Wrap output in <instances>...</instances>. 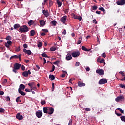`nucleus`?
<instances>
[{
	"label": "nucleus",
	"instance_id": "16",
	"mask_svg": "<svg viewBox=\"0 0 125 125\" xmlns=\"http://www.w3.org/2000/svg\"><path fill=\"white\" fill-rule=\"evenodd\" d=\"M81 49L83 50V51H90V50H91V49H87L86 47H85V46H82L81 47Z\"/></svg>",
	"mask_w": 125,
	"mask_h": 125
},
{
	"label": "nucleus",
	"instance_id": "10",
	"mask_svg": "<svg viewBox=\"0 0 125 125\" xmlns=\"http://www.w3.org/2000/svg\"><path fill=\"white\" fill-rule=\"evenodd\" d=\"M71 55L73 56V57H78V56H80V52H74L71 53Z\"/></svg>",
	"mask_w": 125,
	"mask_h": 125
},
{
	"label": "nucleus",
	"instance_id": "23",
	"mask_svg": "<svg viewBox=\"0 0 125 125\" xmlns=\"http://www.w3.org/2000/svg\"><path fill=\"white\" fill-rule=\"evenodd\" d=\"M79 40L77 42V44H81L82 43V41L83 40V38H82V36H80L79 38Z\"/></svg>",
	"mask_w": 125,
	"mask_h": 125
},
{
	"label": "nucleus",
	"instance_id": "45",
	"mask_svg": "<svg viewBox=\"0 0 125 125\" xmlns=\"http://www.w3.org/2000/svg\"><path fill=\"white\" fill-rule=\"evenodd\" d=\"M119 74H121L122 75V77H125V73L123 71L119 72Z\"/></svg>",
	"mask_w": 125,
	"mask_h": 125
},
{
	"label": "nucleus",
	"instance_id": "2",
	"mask_svg": "<svg viewBox=\"0 0 125 125\" xmlns=\"http://www.w3.org/2000/svg\"><path fill=\"white\" fill-rule=\"evenodd\" d=\"M21 65L18 63H16L15 64H14V67L13 68V72L16 74L17 73V70H19L20 68L21 67Z\"/></svg>",
	"mask_w": 125,
	"mask_h": 125
},
{
	"label": "nucleus",
	"instance_id": "21",
	"mask_svg": "<svg viewBox=\"0 0 125 125\" xmlns=\"http://www.w3.org/2000/svg\"><path fill=\"white\" fill-rule=\"evenodd\" d=\"M40 24L41 26H42V27H43V26H44V25H45V21H44V20H40Z\"/></svg>",
	"mask_w": 125,
	"mask_h": 125
},
{
	"label": "nucleus",
	"instance_id": "30",
	"mask_svg": "<svg viewBox=\"0 0 125 125\" xmlns=\"http://www.w3.org/2000/svg\"><path fill=\"white\" fill-rule=\"evenodd\" d=\"M45 103H46V102H45V100H41V105H42V106H43V105H44Z\"/></svg>",
	"mask_w": 125,
	"mask_h": 125
},
{
	"label": "nucleus",
	"instance_id": "49",
	"mask_svg": "<svg viewBox=\"0 0 125 125\" xmlns=\"http://www.w3.org/2000/svg\"><path fill=\"white\" fill-rule=\"evenodd\" d=\"M102 56L104 58H106V53H103L102 54Z\"/></svg>",
	"mask_w": 125,
	"mask_h": 125
},
{
	"label": "nucleus",
	"instance_id": "14",
	"mask_svg": "<svg viewBox=\"0 0 125 125\" xmlns=\"http://www.w3.org/2000/svg\"><path fill=\"white\" fill-rule=\"evenodd\" d=\"M16 119L18 120H23V115H20V113H18L16 116Z\"/></svg>",
	"mask_w": 125,
	"mask_h": 125
},
{
	"label": "nucleus",
	"instance_id": "29",
	"mask_svg": "<svg viewBox=\"0 0 125 125\" xmlns=\"http://www.w3.org/2000/svg\"><path fill=\"white\" fill-rule=\"evenodd\" d=\"M52 24L54 26V27H55L56 26V24H57V21L55 20H53L51 21Z\"/></svg>",
	"mask_w": 125,
	"mask_h": 125
},
{
	"label": "nucleus",
	"instance_id": "57",
	"mask_svg": "<svg viewBox=\"0 0 125 125\" xmlns=\"http://www.w3.org/2000/svg\"><path fill=\"white\" fill-rule=\"evenodd\" d=\"M6 101H10V97H9V96L6 98Z\"/></svg>",
	"mask_w": 125,
	"mask_h": 125
},
{
	"label": "nucleus",
	"instance_id": "12",
	"mask_svg": "<svg viewBox=\"0 0 125 125\" xmlns=\"http://www.w3.org/2000/svg\"><path fill=\"white\" fill-rule=\"evenodd\" d=\"M78 85L79 87H82L85 86V83H83L82 82L79 81L78 82Z\"/></svg>",
	"mask_w": 125,
	"mask_h": 125
},
{
	"label": "nucleus",
	"instance_id": "56",
	"mask_svg": "<svg viewBox=\"0 0 125 125\" xmlns=\"http://www.w3.org/2000/svg\"><path fill=\"white\" fill-rule=\"evenodd\" d=\"M120 87H121V88H124V89H125V86L123 85L122 84H121L120 85Z\"/></svg>",
	"mask_w": 125,
	"mask_h": 125
},
{
	"label": "nucleus",
	"instance_id": "35",
	"mask_svg": "<svg viewBox=\"0 0 125 125\" xmlns=\"http://www.w3.org/2000/svg\"><path fill=\"white\" fill-rule=\"evenodd\" d=\"M41 55L42 57L48 58V56L45 53H43Z\"/></svg>",
	"mask_w": 125,
	"mask_h": 125
},
{
	"label": "nucleus",
	"instance_id": "63",
	"mask_svg": "<svg viewBox=\"0 0 125 125\" xmlns=\"http://www.w3.org/2000/svg\"><path fill=\"white\" fill-rule=\"evenodd\" d=\"M68 125H72V119L69 120Z\"/></svg>",
	"mask_w": 125,
	"mask_h": 125
},
{
	"label": "nucleus",
	"instance_id": "54",
	"mask_svg": "<svg viewBox=\"0 0 125 125\" xmlns=\"http://www.w3.org/2000/svg\"><path fill=\"white\" fill-rule=\"evenodd\" d=\"M62 35H66L67 32H66V29H64V31L62 32Z\"/></svg>",
	"mask_w": 125,
	"mask_h": 125
},
{
	"label": "nucleus",
	"instance_id": "32",
	"mask_svg": "<svg viewBox=\"0 0 125 125\" xmlns=\"http://www.w3.org/2000/svg\"><path fill=\"white\" fill-rule=\"evenodd\" d=\"M34 84H35V82H31V83H28V85L30 87L34 86Z\"/></svg>",
	"mask_w": 125,
	"mask_h": 125
},
{
	"label": "nucleus",
	"instance_id": "42",
	"mask_svg": "<svg viewBox=\"0 0 125 125\" xmlns=\"http://www.w3.org/2000/svg\"><path fill=\"white\" fill-rule=\"evenodd\" d=\"M5 112V110L3 108H0V113H4Z\"/></svg>",
	"mask_w": 125,
	"mask_h": 125
},
{
	"label": "nucleus",
	"instance_id": "22",
	"mask_svg": "<svg viewBox=\"0 0 125 125\" xmlns=\"http://www.w3.org/2000/svg\"><path fill=\"white\" fill-rule=\"evenodd\" d=\"M36 35V31H35L34 30H31L30 31V37H33V36H35Z\"/></svg>",
	"mask_w": 125,
	"mask_h": 125
},
{
	"label": "nucleus",
	"instance_id": "43",
	"mask_svg": "<svg viewBox=\"0 0 125 125\" xmlns=\"http://www.w3.org/2000/svg\"><path fill=\"white\" fill-rule=\"evenodd\" d=\"M55 70V66H54V65H53L52 69L51 71H50V72H54Z\"/></svg>",
	"mask_w": 125,
	"mask_h": 125
},
{
	"label": "nucleus",
	"instance_id": "62",
	"mask_svg": "<svg viewBox=\"0 0 125 125\" xmlns=\"http://www.w3.org/2000/svg\"><path fill=\"white\" fill-rule=\"evenodd\" d=\"M46 34L44 32H41V36H45Z\"/></svg>",
	"mask_w": 125,
	"mask_h": 125
},
{
	"label": "nucleus",
	"instance_id": "46",
	"mask_svg": "<svg viewBox=\"0 0 125 125\" xmlns=\"http://www.w3.org/2000/svg\"><path fill=\"white\" fill-rule=\"evenodd\" d=\"M81 65V63H80L79 62H76L75 63V67H79Z\"/></svg>",
	"mask_w": 125,
	"mask_h": 125
},
{
	"label": "nucleus",
	"instance_id": "53",
	"mask_svg": "<svg viewBox=\"0 0 125 125\" xmlns=\"http://www.w3.org/2000/svg\"><path fill=\"white\" fill-rule=\"evenodd\" d=\"M91 109L90 108H85V110H86V112H89V111H91Z\"/></svg>",
	"mask_w": 125,
	"mask_h": 125
},
{
	"label": "nucleus",
	"instance_id": "3",
	"mask_svg": "<svg viewBox=\"0 0 125 125\" xmlns=\"http://www.w3.org/2000/svg\"><path fill=\"white\" fill-rule=\"evenodd\" d=\"M108 83V80L106 78H103L101 79L99 81V84H105V83Z\"/></svg>",
	"mask_w": 125,
	"mask_h": 125
},
{
	"label": "nucleus",
	"instance_id": "39",
	"mask_svg": "<svg viewBox=\"0 0 125 125\" xmlns=\"http://www.w3.org/2000/svg\"><path fill=\"white\" fill-rule=\"evenodd\" d=\"M98 62H99V63H104V59H103V58L101 59L100 61H99V60L98 59Z\"/></svg>",
	"mask_w": 125,
	"mask_h": 125
},
{
	"label": "nucleus",
	"instance_id": "9",
	"mask_svg": "<svg viewBox=\"0 0 125 125\" xmlns=\"http://www.w3.org/2000/svg\"><path fill=\"white\" fill-rule=\"evenodd\" d=\"M29 75H31L30 70L25 71L22 73V76H23V77H28Z\"/></svg>",
	"mask_w": 125,
	"mask_h": 125
},
{
	"label": "nucleus",
	"instance_id": "51",
	"mask_svg": "<svg viewBox=\"0 0 125 125\" xmlns=\"http://www.w3.org/2000/svg\"><path fill=\"white\" fill-rule=\"evenodd\" d=\"M16 51L18 52V51H20V47H18L16 48Z\"/></svg>",
	"mask_w": 125,
	"mask_h": 125
},
{
	"label": "nucleus",
	"instance_id": "55",
	"mask_svg": "<svg viewBox=\"0 0 125 125\" xmlns=\"http://www.w3.org/2000/svg\"><path fill=\"white\" fill-rule=\"evenodd\" d=\"M20 100V97H18L16 99V102H19V100Z\"/></svg>",
	"mask_w": 125,
	"mask_h": 125
},
{
	"label": "nucleus",
	"instance_id": "36",
	"mask_svg": "<svg viewBox=\"0 0 125 125\" xmlns=\"http://www.w3.org/2000/svg\"><path fill=\"white\" fill-rule=\"evenodd\" d=\"M60 63V61L59 60L56 61L55 62H53L54 65H58Z\"/></svg>",
	"mask_w": 125,
	"mask_h": 125
},
{
	"label": "nucleus",
	"instance_id": "25",
	"mask_svg": "<svg viewBox=\"0 0 125 125\" xmlns=\"http://www.w3.org/2000/svg\"><path fill=\"white\" fill-rule=\"evenodd\" d=\"M49 79H50L51 81H53V80L55 79V77L54 76V75L50 74L49 76Z\"/></svg>",
	"mask_w": 125,
	"mask_h": 125
},
{
	"label": "nucleus",
	"instance_id": "48",
	"mask_svg": "<svg viewBox=\"0 0 125 125\" xmlns=\"http://www.w3.org/2000/svg\"><path fill=\"white\" fill-rule=\"evenodd\" d=\"M27 39V36L26 35H24L23 36H22V40L23 41H26Z\"/></svg>",
	"mask_w": 125,
	"mask_h": 125
},
{
	"label": "nucleus",
	"instance_id": "11",
	"mask_svg": "<svg viewBox=\"0 0 125 125\" xmlns=\"http://www.w3.org/2000/svg\"><path fill=\"white\" fill-rule=\"evenodd\" d=\"M54 112V108L53 107H49L48 109V113L49 115H52V113Z\"/></svg>",
	"mask_w": 125,
	"mask_h": 125
},
{
	"label": "nucleus",
	"instance_id": "28",
	"mask_svg": "<svg viewBox=\"0 0 125 125\" xmlns=\"http://www.w3.org/2000/svg\"><path fill=\"white\" fill-rule=\"evenodd\" d=\"M57 4H58V7H61V5H62V2L58 0L57 1Z\"/></svg>",
	"mask_w": 125,
	"mask_h": 125
},
{
	"label": "nucleus",
	"instance_id": "50",
	"mask_svg": "<svg viewBox=\"0 0 125 125\" xmlns=\"http://www.w3.org/2000/svg\"><path fill=\"white\" fill-rule=\"evenodd\" d=\"M78 15H75V14H73V18H74V19H78Z\"/></svg>",
	"mask_w": 125,
	"mask_h": 125
},
{
	"label": "nucleus",
	"instance_id": "15",
	"mask_svg": "<svg viewBox=\"0 0 125 125\" xmlns=\"http://www.w3.org/2000/svg\"><path fill=\"white\" fill-rule=\"evenodd\" d=\"M42 12L44 15H45V17H48V16H49V13L47 11L45 10H43Z\"/></svg>",
	"mask_w": 125,
	"mask_h": 125
},
{
	"label": "nucleus",
	"instance_id": "60",
	"mask_svg": "<svg viewBox=\"0 0 125 125\" xmlns=\"http://www.w3.org/2000/svg\"><path fill=\"white\" fill-rule=\"evenodd\" d=\"M42 32H44L45 33H48V30L47 29H42Z\"/></svg>",
	"mask_w": 125,
	"mask_h": 125
},
{
	"label": "nucleus",
	"instance_id": "37",
	"mask_svg": "<svg viewBox=\"0 0 125 125\" xmlns=\"http://www.w3.org/2000/svg\"><path fill=\"white\" fill-rule=\"evenodd\" d=\"M50 50L51 51H55L56 50V47H55V46H53L50 48Z\"/></svg>",
	"mask_w": 125,
	"mask_h": 125
},
{
	"label": "nucleus",
	"instance_id": "6",
	"mask_svg": "<svg viewBox=\"0 0 125 125\" xmlns=\"http://www.w3.org/2000/svg\"><path fill=\"white\" fill-rule=\"evenodd\" d=\"M117 5H124L125 4V0H119L116 2Z\"/></svg>",
	"mask_w": 125,
	"mask_h": 125
},
{
	"label": "nucleus",
	"instance_id": "61",
	"mask_svg": "<svg viewBox=\"0 0 125 125\" xmlns=\"http://www.w3.org/2000/svg\"><path fill=\"white\" fill-rule=\"evenodd\" d=\"M77 19L78 20H79V21H82V17H81L80 16H78L77 18Z\"/></svg>",
	"mask_w": 125,
	"mask_h": 125
},
{
	"label": "nucleus",
	"instance_id": "41",
	"mask_svg": "<svg viewBox=\"0 0 125 125\" xmlns=\"http://www.w3.org/2000/svg\"><path fill=\"white\" fill-rule=\"evenodd\" d=\"M7 44H9L10 45H11L12 43V42L10 40H8V41L6 43Z\"/></svg>",
	"mask_w": 125,
	"mask_h": 125
},
{
	"label": "nucleus",
	"instance_id": "27",
	"mask_svg": "<svg viewBox=\"0 0 125 125\" xmlns=\"http://www.w3.org/2000/svg\"><path fill=\"white\" fill-rule=\"evenodd\" d=\"M43 110L44 114H47V113H48V109H47V107H43Z\"/></svg>",
	"mask_w": 125,
	"mask_h": 125
},
{
	"label": "nucleus",
	"instance_id": "33",
	"mask_svg": "<svg viewBox=\"0 0 125 125\" xmlns=\"http://www.w3.org/2000/svg\"><path fill=\"white\" fill-rule=\"evenodd\" d=\"M120 119L122 122H125V116H121Z\"/></svg>",
	"mask_w": 125,
	"mask_h": 125
},
{
	"label": "nucleus",
	"instance_id": "13",
	"mask_svg": "<svg viewBox=\"0 0 125 125\" xmlns=\"http://www.w3.org/2000/svg\"><path fill=\"white\" fill-rule=\"evenodd\" d=\"M23 52L26 54H28V55H31L32 54V52L30 50H27L26 49H23Z\"/></svg>",
	"mask_w": 125,
	"mask_h": 125
},
{
	"label": "nucleus",
	"instance_id": "59",
	"mask_svg": "<svg viewBox=\"0 0 125 125\" xmlns=\"http://www.w3.org/2000/svg\"><path fill=\"white\" fill-rule=\"evenodd\" d=\"M93 23L94 24H97V21H96V19H94L93 20Z\"/></svg>",
	"mask_w": 125,
	"mask_h": 125
},
{
	"label": "nucleus",
	"instance_id": "20",
	"mask_svg": "<svg viewBox=\"0 0 125 125\" xmlns=\"http://www.w3.org/2000/svg\"><path fill=\"white\" fill-rule=\"evenodd\" d=\"M66 60H71L72 59V55L71 54H67L66 56Z\"/></svg>",
	"mask_w": 125,
	"mask_h": 125
},
{
	"label": "nucleus",
	"instance_id": "44",
	"mask_svg": "<svg viewBox=\"0 0 125 125\" xmlns=\"http://www.w3.org/2000/svg\"><path fill=\"white\" fill-rule=\"evenodd\" d=\"M98 8L97 6H92V10H96Z\"/></svg>",
	"mask_w": 125,
	"mask_h": 125
},
{
	"label": "nucleus",
	"instance_id": "52",
	"mask_svg": "<svg viewBox=\"0 0 125 125\" xmlns=\"http://www.w3.org/2000/svg\"><path fill=\"white\" fill-rule=\"evenodd\" d=\"M117 110H118V111H120L121 114H123V109H121L120 108H118L117 109Z\"/></svg>",
	"mask_w": 125,
	"mask_h": 125
},
{
	"label": "nucleus",
	"instance_id": "7",
	"mask_svg": "<svg viewBox=\"0 0 125 125\" xmlns=\"http://www.w3.org/2000/svg\"><path fill=\"white\" fill-rule=\"evenodd\" d=\"M61 22H62L63 24H65L67 21V16H64L60 19Z\"/></svg>",
	"mask_w": 125,
	"mask_h": 125
},
{
	"label": "nucleus",
	"instance_id": "26",
	"mask_svg": "<svg viewBox=\"0 0 125 125\" xmlns=\"http://www.w3.org/2000/svg\"><path fill=\"white\" fill-rule=\"evenodd\" d=\"M20 25L19 24H15L14 25V29H15V30H16V29H18V28H20Z\"/></svg>",
	"mask_w": 125,
	"mask_h": 125
},
{
	"label": "nucleus",
	"instance_id": "5",
	"mask_svg": "<svg viewBox=\"0 0 125 125\" xmlns=\"http://www.w3.org/2000/svg\"><path fill=\"white\" fill-rule=\"evenodd\" d=\"M18 58L19 59L20 61H21V54L12 56L10 58V60H11V59H18Z\"/></svg>",
	"mask_w": 125,
	"mask_h": 125
},
{
	"label": "nucleus",
	"instance_id": "34",
	"mask_svg": "<svg viewBox=\"0 0 125 125\" xmlns=\"http://www.w3.org/2000/svg\"><path fill=\"white\" fill-rule=\"evenodd\" d=\"M42 46V42H39L38 44V47H41Z\"/></svg>",
	"mask_w": 125,
	"mask_h": 125
},
{
	"label": "nucleus",
	"instance_id": "24",
	"mask_svg": "<svg viewBox=\"0 0 125 125\" xmlns=\"http://www.w3.org/2000/svg\"><path fill=\"white\" fill-rule=\"evenodd\" d=\"M28 24L29 26H32V25H34V24H35V22H34L33 20H31L30 21H29V22H28Z\"/></svg>",
	"mask_w": 125,
	"mask_h": 125
},
{
	"label": "nucleus",
	"instance_id": "19",
	"mask_svg": "<svg viewBox=\"0 0 125 125\" xmlns=\"http://www.w3.org/2000/svg\"><path fill=\"white\" fill-rule=\"evenodd\" d=\"M26 88V86L23 84H20L19 86V89H20L21 90H24Z\"/></svg>",
	"mask_w": 125,
	"mask_h": 125
},
{
	"label": "nucleus",
	"instance_id": "17",
	"mask_svg": "<svg viewBox=\"0 0 125 125\" xmlns=\"http://www.w3.org/2000/svg\"><path fill=\"white\" fill-rule=\"evenodd\" d=\"M18 92L20 94H21V95H22L23 96H25V95H26V93L24 92L20 89H18Z\"/></svg>",
	"mask_w": 125,
	"mask_h": 125
},
{
	"label": "nucleus",
	"instance_id": "31",
	"mask_svg": "<svg viewBox=\"0 0 125 125\" xmlns=\"http://www.w3.org/2000/svg\"><path fill=\"white\" fill-rule=\"evenodd\" d=\"M52 5H53V1H52V0H49V7H51V6H52Z\"/></svg>",
	"mask_w": 125,
	"mask_h": 125
},
{
	"label": "nucleus",
	"instance_id": "4",
	"mask_svg": "<svg viewBox=\"0 0 125 125\" xmlns=\"http://www.w3.org/2000/svg\"><path fill=\"white\" fill-rule=\"evenodd\" d=\"M36 116L37 118H42V110H38L35 112Z\"/></svg>",
	"mask_w": 125,
	"mask_h": 125
},
{
	"label": "nucleus",
	"instance_id": "58",
	"mask_svg": "<svg viewBox=\"0 0 125 125\" xmlns=\"http://www.w3.org/2000/svg\"><path fill=\"white\" fill-rule=\"evenodd\" d=\"M10 45H9V44H7V43H5V46H6V47H7V48H9Z\"/></svg>",
	"mask_w": 125,
	"mask_h": 125
},
{
	"label": "nucleus",
	"instance_id": "18",
	"mask_svg": "<svg viewBox=\"0 0 125 125\" xmlns=\"http://www.w3.org/2000/svg\"><path fill=\"white\" fill-rule=\"evenodd\" d=\"M122 99H123V96L121 95V96L117 97L115 99V101H116V102H119V101H121V100H122Z\"/></svg>",
	"mask_w": 125,
	"mask_h": 125
},
{
	"label": "nucleus",
	"instance_id": "64",
	"mask_svg": "<svg viewBox=\"0 0 125 125\" xmlns=\"http://www.w3.org/2000/svg\"><path fill=\"white\" fill-rule=\"evenodd\" d=\"M21 70L22 71H25V66H24V65L21 66Z\"/></svg>",
	"mask_w": 125,
	"mask_h": 125
},
{
	"label": "nucleus",
	"instance_id": "8",
	"mask_svg": "<svg viewBox=\"0 0 125 125\" xmlns=\"http://www.w3.org/2000/svg\"><path fill=\"white\" fill-rule=\"evenodd\" d=\"M96 72L97 74H99L100 76H103L104 75V70L103 69H97Z\"/></svg>",
	"mask_w": 125,
	"mask_h": 125
},
{
	"label": "nucleus",
	"instance_id": "1",
	"mask_svg": "<svg viewBox=\"0 0 125 125\" xmlns=\"http://www.w3.org/2000/svg\"><path fill=\"white\" fill-rule=\"evenodd\" d=\"M20 33H27L29 32V27L27 25H22L19 28Z\"/></svg>",
	"mask_w": 125,
	"mask_h": 125
},
{
	"label": "nucleus",
	"instance_id": "38",
	"mask_svg": "<svg viewBox=\"0 0 125 125\" xmlns=\"http://www.w3.org/2000/svg\"><path fill=\"white\" fill-rule=\"evenodd\" d=\"M99 10H101V11H103V13H105V10L104 9L103 7H100L99 8Z\"/></svg>",
	"mask_w": 125,
	"mask_h": 125
},
{
	"label": "nucleus",
	"instance_id": "47",
	"mask_svg": "<svg viewBox=\"0 0 125 125\" xmlns=\"http://www.w3.org/2000/svg\"><path fill=\"white\" fill-rule=\"evenodd\" d=\"M36 89H37V88L34 86L31 87V91H32V90H36Z\"/></svg>",
	"mask_w": 125,
	"mask_h": 125
},
{
	"label": "nucleus",
	"instance_id": "40",
	"mask_svg": "<svg viewBox=\"0 0 125 125\" xmlns=\"http://www.w3.org/2000/svg\"><path fill=\"white\" fill-rule=\"evenodd\" d=\"M6 40H7V41H10V40H11V36L8 35V36H7V37L6 38Z\"/></svg>",
	"mask_w": 125,
	"mask_h": 125
}]
</instances>
